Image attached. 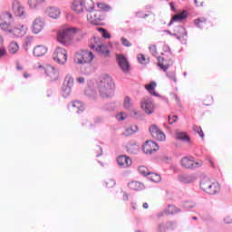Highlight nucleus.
Listing matches in <instances>:
<instances>
[{"label": "nucleus", "instance_id": "f257e3e1", "mask_svg": "<svg viewBox=\"0 0 232 232\" xmlns=\"http://www.w3.org/2000/svg\"><path fill=\"white\" fill-rule=\"evenodd\" d=\"M97 90L102 99H110L115 94V82L108 74L103 75L97 84Z\"/></svg>", "mask_w": 232, "mask_h": 232}, {"label": "nucleus", "instance_id": "f03ea898", "mask_svg": "<svg viewBox=\"0 0 232 232\" xmlns=\"http://www.w3.org/2000/svg\"><path fill=\"white\" fill-rule=\"evenodd\" d=\"M79 29L75 27H63L58 31L57 40L61 43V44H63L66 46V44H70L72 43V39L73 38V35L77 34V31Z\"/></svg>", "mask_w": 232, "mask_h": 232}, {"label": "nucleus", "instance_id": "7ed1b4c3", "mask_svg": "<svg viewBox=\"0 0 232 232\" xmlns=\"http://www.w3.org/2000/svg\"><path fill=\"white\" fill-rule=\"evenodd\" d=\"M93 59H95V54L88 50H80L74 54V63L76 64H90Z\"/></svg>", "mask_w": 232, "mask_h": 232}, {"label": "nucleus", "instance_id": "20e7f679", "mask_svg": "<svg viewBox=\"0 0 232 232\" xmlns=\"http://www.w3.org/2000/svg\"><path fill=\"white\" fill-rule=\"evenodd\" d=\"M89 46L92 50H96V52L102 53V55H110V48L108 44H102L101 43V38L99 37L91 39V44Z\"/></svg>", "mask_w": 232, "mask_h": 232}, {"label": "nucleus", "instance_id": "39448f33", "mask_svg": "<svg viewBox=\"0 0 232 232\" xmlns=\"http://www.w3.org/2000/svg\"><path fill=\"white\" fill-rule=\"evenodd\" d=\"M14 24V17L10 13H4L0 16V28L4 32L12 33V24Z\"/></svg>", "mask_w": 232, "mask_h": 232}, {"label": "nucleus", "instance_id": "423d86ee", "mask_svg": "<svg viewBox=\"0 0 232 232\" xmlns=\"http://www.w3.org/2000/svg\"><path fill=\"white\" fill-rule=\"evenodd\" d=\"M180 164L186 169H197V168H202L203 162L202 160L195 161L193 157H184Z\"/></svg>", "mask_w": 232, "mask_h": 232}, {"label": "nucleus", "instance_id": "0eeeda50", "mask_svg": "<svg viewBox=\"0 0 232 232\" xmlns=\"http://www.w3.org/2000/svg\"><path fill=\"white\" fill-rule=\"evenodd\" d=\"M53 59L58 64H65L68 61V53L64 48L57 47L53 53Z\"/></svg>", "mask_w": 232, "mask_h": 232}, {"label": "nucleus", "instance_id": "6e6552de", "mask_svg": "<svg viewBox=\"0 0 232 232\" xmlns=\"http://www.w3.org/2000/svg\"><path fill=\"white\" fill-rule=\"evenodd\" d=\"M103 19H104V15L102 14V10L91 11L87 14V21H89L91 24H95V25L101 24V21H103Z\"/></svg>", "mask_w": 232, "mask_h": 232}, {"label": "nucleus", "instance_id": "1a4fd4ad", "mask_svg": "<svg viewBox=\"0 0 232 232\" xmlns=\"http://www.w3.org/2000/svg\"><path fill=\"white\" fill-rule=\"evenodd\" d=\"M39 70H44V73L49 77L51 81H57L59 79V72L57 69L52 65H46L45 67L43 65L38 66Z\"/></svg>", "mask_w": 232, "mask_h": 232}, {"label": "nucleus", "instance_id": "9d476101", "mask_svg": "<svg viewBox=\"0 0 232 232\" xmlns=\"http://www.w3.org/2000/svg\"><path fill=\"white\" fill-rule=\"evenodd\" d=\"M149 131L151 137L156 140H160V142L166 140V134H164L162 130L159 129V126L155 124L150 125V127L149 128Z\"/></svg>", "mask_w": 232, "mask_h": 232}, {"label": "nucleus", "instance_id": "9b49d317", "mask_svg": "<svg viewBox=\"0 0 232 232\" xmlns=\"http://www.w3.org/2000/svg\"><path fill=\"white\" fill-rule=\"evenodd\" d=\"M28 32V27L24 24H18L11 31L12 37H24Z\"/></svg>", "mask_w": 232, "mask_h": 232}, {"label": "nucleus", "instance_id": "f8f14e48", "mask_svg": "<svg viewBox=\"0 0 232 232\" xmlns=\"http://www.w3.org/2000/svg\"><path fill=\"white\" fill-rule=\"evenodd\" d=\"M68 110L72 113H82L84 111V103L74 101L68 104Z\"/></svg>", "mask_w": 232, "mask_h": 232}, {"label": "nucleus", "instance_id": "ddd939ff", "mask_svg": "<svg viewBox=\"0 0 232 232\" xmlns=\"http://www.w3.org/2000/svg\"><path fill=\"white\" fill-rule=\"evenodd\" d=\"M142 150L146 154L151 155L154 151H158L159 144L153 140H147L144 143Z\"/></svg>", "mask_w": 232, "mask_h": 232}, {"label": "nucleus", "instance_id": "4468645a", "mask_svg": "<svg viewBox=\"0 0 232 232\" xmlns=\"http://www.w3.org/2000/svg\"><path fill=\"white\" fill-rule=\"evenodd\" d=\"M12 9L14 11V14L17 16V17H26V12L24 11V7H23L21 5V4L19 3V1L14 0L13 2L12 5Z\"/></svg>", "mask_w": 232, "mask_h": 232}, {"label": "nucleus", "instance_id": "2eb2a0df", "mask_svg": "<svg viewBox=\"0 0 232 232\" xmlns=\"http://www.w3.org/2000/svg\"><path fill=\"white\" fill-rule=\"evenodd\" d=\"M178 180L182 184H193L197 180V176L195 174H179Z\"/></svg>", "mask_w": 232, "mask_h": 232}, {"label": "nucleus", "instance_id": "dca6fc26", "mask_svg": "<svg viewBox=\"0 0 232 232\" xmlns=\"http://www.w3.org/2000/svg\"><path fill=\"white\" fill-rule=\"evenodd\" d=\"M117 61L122 72L124 73H128V72H130V63H128L126 57H124L122 54H120L117 56Z\"/></svg>", "mask_w": 232, "mask_h": 232}, {"label": "nucleus", "instance_id": "f3484780", "mask_svg": "<svg viewBox=\"0 0 232 232\" xmlns=\"http://www.w3.org/2000/svg\"><path fill=\"white\" fill-rule=\"evenodd\" d=\"M158 66L163 70V72H168L169 66H173V60H166L164 57H158Z\"/></svg>", "mask_w": 232, "mask_h": 232}, {"label": "nucleus", "instance_id": "a211bd4d", "mask_svg": "<svg viewBox=\"0 0 232 232\" xmlns=\"http://www.w3.org/2000/svg\"><path fill=\"white\" fill-rule=\"evenodd\" d=\"M44 13L51 19H58L61 16V10L55 6L47 7Z\"/></svg>", "mask_w": 232, "mask_h": 232}, {"label": "nucleus", "instance_id": "6ab92c4d", "mask_svg": "<svg viewBox=\"0 0 232 232\" xmlns=\"http://www.w3.org/2000/svg\"><path fill=\"white\" fill-rule=\"evenodd\" d=\"M117 162L120 168H130V166H131L132 163L131 159L125 155L118 157Z\"/></svg>", "mask_w": 232, "mask_h": 232}, {"label": "nucleus", "instance_id": "aec40b11", "mask_svg": "<svg viewBox=\"0 0 232 232\" xmlns=\"http://www.w3.org/2000/svg\"><path fill=\"white\" fill-rule=\"evenodd\" d=\"M44 28V21L43 18H36L33 23V32L34 34H39Z\"/></svg>", "mask_w": 232, "mask_h": 232}, {"label": "nucleus", "instance_id": "412c9836", "mask_svg": "<svg viewBox=\"0 0 232 232\" xmlns=\"http://www.w3.org/2000/svg\"><path fill=\"white\" fill-rule=\"evenodd\" d=\"M46 52H48V48L44 45H37L34 48L33 55H34V57H43V55L46 54Z\"/></svg>", "mask_w": 232, "mask_h": 232}, {"label": "nucleus", "instance_id": "4be33fe9", "mask_svg": "<svg viewBox=\"0 0 232 232\" xmlns=\"http://www.w3.org/2000/svg\"><path fill=\"white\" fill-rule=\"evenodd\" d=\"M128 188L133 191H142L144 189V183L140 181H130L128 183Z\"/></svg>", "mask_w": 232, "mask_h": 232}, {"label": "nucleus", "instance_id": "5701e85b", "mask_svg": "<svg viewBox=\"0 0 232 232\" xmlns=\"http://www.w3.org/2000/svg\"><path fill=\"white\" fill-rule=\"evenodd\" d=\"M153 102H149V101H145L141 102V110H144L145 113H147V115H151V113H153Z\"/></svg>", "mask_w": 232, "mask_h": 232}, {"label": "nucleus", "instance_id": "b1692460", "mask_svg": "<svg viewBox=\"0 0 232 232\" xmlns=\"http://www.w3.org/2000/svg\"><path fill=\"white\" fill-rule=\"evenodd\" d=\"M72 9L73 12H76V14H81L82 12H84V5H82V0H74L72 2Z\"/></svg>", "mask_w": 232, "mask_h": 232}, {"label": "nucleus", "instance_id": "393cba45", "mask_svg": "<svg viewBox=\"0 0 232 232\" xmlns=\"http://www.w3.org/2000/svg\"><path fill=\"white\" fill-rule=\"evenodd\" d=\"M186 17H188V12L183 11L182 13L177 14H175L171 21L169 23V26H171V24H173V22L175 21H183V19H186Z\"/></svg>", "mask_w": 232, "mask_h": 232}, {"label": "nucleus", "instance_id": "a878e982", "mask_svg": "<svg viewBox=\"0 0 232 232\" xmlns=\"http://www.w3.org/2000/svg\"><path fill=\"white\" fill-rule=\"evenodd\" d=\"M155 88H157V82H150L149 84L145 85V89L150 92V95H154V97H159V94L155 92Z\"/></svg>", "mask_w": 232, "mask_h": 232}, {"label": "nucleus", "instance_id": "bb28decb", "mask_svg": "<svg viewBox=\"0 0 232 232\" xmlns=\"http://www.w3.org/2000/svg\"><path fill=\"white\" fill-rule=\"evenodd\" d=\"M83 10L91 13L93 10L94 3L93 0H82Z\"/></svg>", "mask_w": 232, "mask_h": 232}, {"label": "nucleus", "instance_id": "cd10ccee", "mask_svg": "<svg viewBox=\"0 0 232 232\" xmlns=\"http://www.w3.org/2000/svg\"><path fill=\"white\" fill-rule=\"evenodd\" d=\"M163 213L165 215H175V213H180V208L173 205H169L168 209H165Z\"/></svg>", "mask_w": 232, "mask_h": 232}, {"label": "nucleus", "instance_id": "c85d7f7f", "mask_svg": "<svg viewBox=\"0 0 232 232\" xmlns=\"http://www.w3.org/2000/svg\"><path fill=\"white\" fill-rule=\"evenodd\" d=\"M139 131V127L137 125L126 128L123 131V135L125 137H130V135H133V133H137Z\"/></svg>", "mask_w": 232, "mask_h": 232}, {"label": "nucleus", "instance_id": "c756f323", "mask_svg": "<svg viewBox=\"0 0 232 232\" xmlns=\"http://www.w3.org/2000/svg\"><path fill=\"white\" fill-rule=\"evenodd\" d=\"M212 182L213 181L211 179H208V178L202 179L201 181H200V184H199L200 188L203 191L207 190L209 188V186H211Z\"/></svg>", "mask_w": 232, "mask_h": 232}, {"label": "nucleus", "instance_id": "7c9ffc66", "mask_svg": "<svg viewBox=\"0 0 232 232\" xmlns=\"http://www.w3.org/2000/svg\"><path fill=\"white\" fill-rule=\"evenodd\" d=\"M130 117L136 121H144V114L137 110L131 111Z\"/></svg>", "mask_w": 232, "mask_h": 232}, {"label": "nucleus", "instance_id": "2f4dec72", "mask_svg": "<svg viewBox=\"0 0 232 232\" xmlns=\"http://www.w3.org/2000/svg\"><path fill=\"white\" fill-rule=\"evenodd\" d=\"M128 153H130L131 155H137L140 151L139 145L137 144H130L127 147Z\"/></svg>", "mask_w": 232, "mask_h": 232}, {"label": "nucleus", "instance_id": "473e14b6", "mask_svg": "<svg viewBox=\"0 0 232 232\" xmlns=\"http://www.w3.org/2000/svg\"><path fill=\"white\" fill-rule=\"evenodd\" d=\"M176 139L178 140H183L184 142H189V136H187L185 132L176 131Z\"/></svg>", "mask_w": 232, "mask_h": 232}, {"label": "nucleus", "instance_id": "72a5a7b5", "mask_svg": "<svg viewBox=\"0 0 232 232\" xmlns=\"http://www.w3.org/2000/svg\"><path fill=\"white\" fill-rule=\"evenodd\" d=\"M63 86L72 89L73 88V77L68 74L63 82Z\"/></svg>", "mask_w": 232, "mask_h": 232}, {"label": "nucleus", "instance_id": "f704fd0d", "mask_svg": "<svg viewBox=\"0 0 232 232\" xmlns=\"http://www.w3.org/2000/svg\"><path fill=\"white\" fill-rule=\"evenodd\" d=\"M174 32L180 35V37H186V35H188V33H186V29L181 25L176 26L174 28Z\"/></svg>", "mask_w": 232, "mask_h": 232}, {"label": "nucleus", "instance_id": "c9c22d12", "mask_svg": "<svg viewBox=\"0 0 232 232\" xmlns=\"http://www.w3.org/2000/svg\"><path fill=\"white\" fill-rule=\"evenodd\" d=\"M8 52L11 53H17V52H19V44H17L15 42H12L9 44Z\"/></svg>", "mask_w": 232, "mask_h": 232}, {"label": "nucleus", "instance_id": "e433bc0d", "mask_svg": "<svg viewBox=\"0 0 232 232\" xmlns=\"http://www.w3.org/2000/svg\"><path fill=\"white\" fill-rule=\"evenodd\" d=\"M210 191L212 192H209V195H217V193L220 191V185H218L217 182H213L212 186L210 187Z\"/></svg>", "mask_w": 232, "mask_h": 232}, {"label": "nucleus", "instance_id": "4c0bfd02", "mask_svg": "<svg viewBox=\"0 0 232 232\" xmlns=\"http://www.w3.org/2000/svg\"><path fill=\"white\" fill-rule=\"evenodd\" d=\"M72 94V88L71 87H66V85H63L62 87V95L63 97H70Z\"/></svg>", "mask_w": 232, "mask_h": 232}, {"label": "nucleus", "instance_id": "58836bf2", "mask_svg": "<svg viewBox=\"0 0 232 232\" xmlns=\"http://www.w3.org/2000/svg\"><path fill=\"white\" fill-rule=\"evenodd\" d=\"M123 106L125 110L131 109V106H133V102L131 101V99H130V97L128 96L125 97V100L123 102Z\"/></svg>", "mask_w": 232, "mask_h": 232}, {"label": "nucleus", "instance_id": "ea45409f", "mask_svg": "<svg viewBox=\"0 0 232 232\" xmlns=\"http://www.w3.org/2000/svg\"><path fill=\"white\" fill-rule=\"evenodd\" d=\"M138 171L140 173V175H143L144 177L148 175H151V172H150V169H148V168L144 166L139 167Z\"/></svg>", "mask_w": 232, "mask_h": 232}, {"label": "nucleus", "instance_id": "a19ab883", "mask_svg": "<svg viewBox=\"0 0 232 232\" xmlns=\"http://www.w3.org/2000/svg\"><path fill=\"white\" fill-rule=\"evenodd\" d=\"M149 50L151 55H153V57H157V55H159V52H157V45L155 44L150 45Z\"/></svg>", "mask_w": 232, "mask_h": 232}, {"label": "nucleus", "instance_id": "79ce46f5", "mask_svg": "<svg viewBox=\"0 0 232 232\" xmlns=\"http://www.w3.org/2000/svg\"><path fill=\"white\" fill-rule=\"evenodd\" d=\"M98 8L103 10V12H110V10H111V7L110 5L102 3L98 4Z\"/></svg>", "mask_w": 232, "mask_h": 232}, {"label": "nucleus", "instance_id": "37998d69", "mask_svg": "<svg viewBox=\"0 0 232 232\" xmlns=\"http://www.w3.org/2000/svg\"><path fill=\"white\" fill-rule=\"evenodd\" d=\"M139 63H140V64H148L149 60L146 59V56H144V54H138L137 57Z\"/></svg>", "mask_w": 232, "mask_h": 232}, {"label": "nucleus", "instance_id": "c03bdc74", "mask_svg": "<svg viewBox=\"0 0 232 232\" xmlns=\"http://www.w3.org/2000/svg\"><path fill=\"white\" fill-rule=\"evenodd\" d=\"M150 179L152 180V182H160V175L159 174L150 173Z\"/></svg>", "mask_w": 232, "mask_h": 232}, {"label": "nucleus", "instance_id": "a18cd8bd", "mask_svg": "<svg viewBox=\"0 0 232 232\" xmlns=\"http://www.w3.org/2000/svg\"><path fill=\"white\" fill-rule=\"evenodd\" d=\"M196 204L193 201H186L183 204V208H185V209H193V208H195Z\"/></svg>", "mask_w": 232, "mask_h": 232}, {"label": "nucleus", "instance_id": "49530a36", "mask_svg": "<svg viewBox=\"0 0 232 232\" xmlns=\"http://www.w3.org/2000/svg\"><path fill=\"white\" fill-rule=\"evenodd\" d=\"M194 131H196V133H198L199 137H201V139H204V132L202 131V128L198 127V126H194L193 127Z\"/></svg>", "mask_w": 232, "mask_h": 232}, {"label": "nucleus", "instance_id": "de8ad7c7", "mask_svg": "<svg viewBox=\"0 0 232 232\" xmlns=\"http://www.w3.org/2000/svg\"><path fill=\"white\" fill-rule=\"evenodd\" d=\"M167 77H169L170 81H173V82H177V76L175 75L174 72H167Z\"/></svg>", "mask_w": 232, "mask_h": 232}, {"label": "nucleus", "instance_id": "09e8293b", "mask_svg": "<svg viewBox=\"0 0 232 232\" xmlns=\"http://www.w3.org/2000/svg\"><path fill=\"white\" fill-rule=\"evenodd\" d=\"M99 32L102 33V37H104V39H110L111 36L110 35V33L106 32V30H104V28H98Z\"/></svg>", "mask_w": 232, "mask_h": 232}, {"label": "nucleus", "instance_id": "8fccbe9b", "mask_svg": "<svg viewBox=\"0 0 232 232\" xmlns=\"http://www.w3.org/2000/svg\"><path fill=\"white\" fill-rule=\"evenodd\" d=\"M177 121H179V117L177 115L169 116V124H174Z\"/></svg>", "mask_w": 232, "mask_h": 232}, {"label": "nucleus", "instance_id": "3c124183", "mask_svg": "<svg viewBox=\"0 0 232 232\" xmlns=\"http://www.w3.org/2000/svg\"><path fill=\"white\" fill-rule=\"evenodd\" d=\"M106 188H113L115 186V180L113 179H107L105 181Z\"/></svg>", "mask_w": 232, "mask_h": 232}, {"label": "nucleus", "instance_id": "603ef678", "mask_svg": "<svg viewBox=\"0 0 232 232\" xmlns=\"http://www.w3.org/2000/svg\"><path fill=\"white\" fill-rule=\"evenodd\" d=\"M121 41L123 46H127V47L131 46V43H130V41H128V39H126L125 37H121Z\"/></svg>", "mask_w": 232, "mask_h": 232}, {"label": "nucleus", "instance_id": "864d4df0", "mask_svg": "<svg viewBox=\"0 0 232 232\" xmlns=\"http://www.w3.org/2000/svg\"><path fill=\"white\" fill-rule=\"evenodd\" d=\"M205 19H202V18H198V19H197V20H195V24H196V26H198V28H202V25H200V24H202V23H205Z\"/></svg>", "mask_w": 232, "mask_h": 232}, {"label": "nucleus", "instance_id": "5fc2aeb1", "mask_svg": "<svg viewBox=\"0 0 232 232\" xmlns=\"http://www.w3.org/2000/svg\"><path fill=\"white\" fill-rule=\"evenodd\" d=\"M95 150L97 151L96 157H101L102 155V147L97 145L95 148Z\"/></svg>", "mask_w": 232, "mask_h": 232}, {"label": "nucleus", "instance_id": "6e6d98bb", "mask_svg": "<svg viewBox=\"0 0 232 232\" xmlns=\"http://www.w3.org/2000/svg\"><path fill=\"white\" fill-rule=\"evenodd\" d=\"M167 229H173L176 227V224L173 221H169L166 225Z\"/></svg>", "mask_w": 232, "mask_h": 232}, {"label": "nucleus", "instance_id": "4d7b16f0", "mask_svg": "<svg viewBox=\"0 0 232 232\" xmlns=\"http://www.w3.org/2000/svg\"><path fill=\"white\" fill-rule=\"evenodd\" d=\"M32 44V40L30 38L25 39L24 41V49L27 52L28 51V46Z\"/></svg>", "mask_w": 232, "mask_h": 232}, {"label": "nucleus", "instance_id": "13d9d810", "mask_svg": "<svg viewBox=\"0 0 232 232\" xmlns=\"http://www.w3.org/2000/svg\"><path fill=\"white\" fill-rule=\"evenodd\" d=\"M116 119H118V121H124V119H126V114L124 112H121L116 116Z\"/></svg>", "mask_w": 232, "mask_h": 232}, {"label": "nucleus", "instance_id": "bf43d9fd", "mask_svg": "<svg viewBox=\"0 0 232 232\" xmlns=\"http://www.w3.org/2000/svg\"><path fill=\"white\" fill-rule=\"evenodd\" d=\"M158 231L159 232H164L166 231V227L164 226V223L160 224L159 227H158Z\"/></svg>", "mask_w": 232, "mask_h": 232}, {"label": "nucleus", "instance_id": "052dcab7", "mask_svg": "<svg viewBox=\"0 0 232 232\" xmlns=\"http://www.w3.org/2000/svg\"><path fill=\"white\" fill-rule=\"evenodd\" d=\"M197 6H204V0H194Z\"/></svg>", "mask_w": 232, "mask_h": 232}, {"label": "nucleus", "instance_id": "680f3d73", "mask_svg": "<svg viewBox=\"0 0 232 232\" xmlns=\"http://www.w3.org/2000/svg\"><path fill=\"white\" fill-rule=\"evenodd\" d=\"M224 222H225L226 224H232V218H231L230 217H226V218H224Z\"/></svg>", "mask_w": 232, "mask_h": 232}, {"label": "nucleus", "instance_id": "e2e57ef3", "mask_svg": "<svg viewBox=\"0 0 232 232\" xmlns=\"http://www.w3.org/2000/svg\"><path fill=\"white\" fill-rule=\"evenodd\" d=\"M32 3H34V6H37L38 5H42V3H44V0H31ZM37 3V4H35Z\"/></svg>", "mask_w": 232, "mask_h": 232}, {"label": "nucleus", "instance_id": "0e129e2a", "mask_svg": "<svg viewBox=\"0 0 232 232\" xmlns=\"http://www.w3.org/2000/svg\"><path fill=\"white\" fill-rule=\"evenodd\" d=\"M4 55H6V49L0 48V57H3Z\"/></svg>", "mask_w": 232, "mask_h": 232}, {"label": "nucleus", "instance_id": "69168bd1", "mask_svg": "<svg viewBox=\"0 0 232 232\" xmlns=\"http://www.w3.org/2000/svg\"><path fill=\"white\" fill-rule=\"evenodd\" d=\"M213 186V182L210 183V186H208V188L205 190V193H213V191H211V187Z\"/></svg>", "mask_w": 232, "mask_h": 232}, {"label": "nucleus", "instance_id": "338daca9", "mask_svg": "<svg viewBox=\"0 0 232 232\" xmlns=\"http://www.w3.org/2000/svg\"><path fill=\"white\" fill-rule=\"evenodd\" d=\"M84 81H85L84 77H79V78H77V82H78L80 84H84Z\"/></svg>", "mask_w": 232, "mask_h": 232}, {"label": "nucleus", "instance_id": "774afa93", "mask_svg": "<svg viewBox=\"0 0 232 232\" xmlns=\"http://www.w3.org/2000/svg\"><path fill=\"white\" fill-rule=\"evenodd\" d=\"M172 35H174V37H176L179 41H180V38L181 37H184V36H180V34L175 33V34H172Z\"/></svg>", "mask_w": 232, "mask_h": 232}]
</instances>
